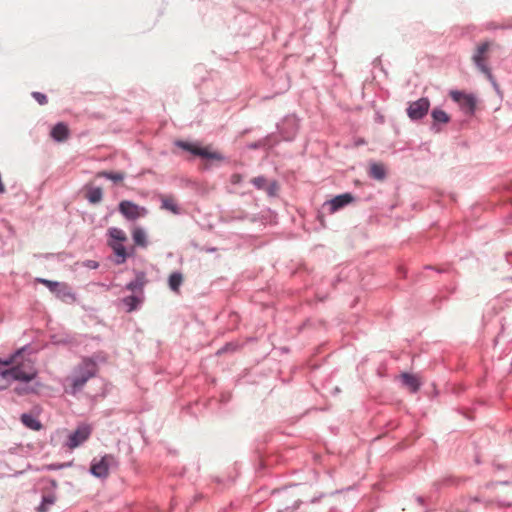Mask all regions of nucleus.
<instances>
[{"label": "nucleus", "mask_w": 512, "mask_h": 512, "mask_svg": "<svg viewBox=\"0 0 512 512\" xmlns=\"http://www.w3.org/2000/svg\"><path fill=\"white\" fill-rule=\"evenodd\" d=\"M494 467L497 469V470H502L505 468V466L503 464H494Z\"/></svg>", "instance_id": "obj_64"}, {"label": "nucleus", "mask_w": 512, "mask_h": 512, "mask_svg": "<svg viewBox=\"0 0 512 512\" xmlns=\"http://www.w3.org/2000/svg\"><path fill=\"white\" fill-rule=\"evenodd\" d=\"M57 500L55 492L44 493L41 497V502L37 506V512H48L49 507L53 505Z\"/></svg>", "instance_id": "obj_28"}, {"label": "nucleus", "mask_w": 512, "mask_h": 512, "mask_svg": "<svg viewBox=\"0 0 512 512\" xmlns=\"http://www.w3.org/2000/svg\"><path fill=\"white\" fill-rule=\"evenodd\" d=\"M280 189L279 183L277 180H272L267 182V186L265 188V192L269 197H276L278 195V191Z\"/></svg>", "instance_id": "obj_36"}, {"label": "nucleus", "mask_w": 512, "mask_h": 512, "mask_svg": "<svg viewBox=\"0 0 512 512\" xmlns=\"http://www.w3.org/2000/svg\"><path fill=\"white\" fill-rule=\"evenodd\" d=\"M73 465H74V461L73 460L68 461V462L60 463L61 469L70 468Z\"/></svg>", "instance_id": "obj_53"}, {"label": "nucleus", "mask_w": 512, "mask_h": 512, "mask_svg": "<svg viewBox=\"0 0 512 512\" xmlns=\"http://www.w3.org/2000/svg\"><path fill=\"white\" fill-rule=\"evenodd\" d=\"M497 485L498 484L495 483V481H491V482H488V483L485 484V488L486 489H491V488H493L494 486H497Z\"/></svg>", "instance_id": "obj_58"}, {"label": "nucleus", "mask_w": 512, "mask_h": 512, "mask_svg": "<svg viewBox=\"0 0 512 512\" xmlns=\"http://www.w3.org/2000/svg\"><path fill=\"white\" fill-rule=\"evenodd\" d=\"M344 277H345V276H343V271H341V272L339 273V275H338V276L333 280V282H332V286H333V288H336V287H337V284H338V283H340V282H342V281L344 280Z\"/></svg>", "instance_id": "obj_51"}, {"label": "nucleus", "mask_w": 512, "mask_h": 512, "mask_svg": "<svg viewBox=\"0 0 512 512\" xmlns=\"http://www.w3.org/2000/svg\"><path fill=\"white\" fill-rule=\"evenodd\" d=\"M66 256L71 257L72 255H71V254H68V253H66V252H59V253H56V254H55V253H45V254L43 255V257H44L45 259H51V258L57 257V259H58V260H60V261H63V260H64V257H66Z\"/></svg>", "instance_id": "obj_45"}, {"label": "nucleus", "mask_w": 512, "mask_h": 512, "mask_svg": "<svg viewBox=\"0 0 512 512\" xmlns=\"http://www.w3.org/2000/svg\"><path fill=\"white\" fill-rule=\"evenodd\" d=\"M70 136V129L66 122L60 121L54 124L50 130V137L54 142L63 143Z\"/></svg>", "instance_id": "obj_17"}, {"label": "nucleus", "mask_w": 512, "mask_h": 512, "mask_svg": "<svg viewBox=\"0 0 512 512\" xmlns=\"http://www.w3.org/2000/svg\"><path fill=\"white\" fill-rule=\"evenodd\" d=\"M161 209L167 210L174 215L181 214V208L171 197H164L161 199Z\"/></svg>", "instance_id": "obj_31"}, {"label": "nucleus", "mask_w": 512, "mask_h": 512, "mask_svg": "<svg viewBox=\"0 0 512 512\" xmlns=\"http://www.w3.org/2000/svg\"><path fill=\"white\" fill-rule=\"evenodd\" d=\"M40 481H41L42 483H47V484H48V486H46V487L44 488V491H46L47 493H48V492H52V491H53V492H55V490H56V489H57V487H58V483H57V481H56L54 478H51V477H42V478L40 479Z\"/></svg>", "instance_id": "obj_40"}, {"label": "nucleus", "mask_w": 512, "mask_h": 512, "mask_svg": "<svg viewBox=\"0 0 512 512\" xmlns=\"http://www.w3.org/2000/svg\"><path fill=\"white\" fill-rule=\"evenodd\" d=\"M92 431L93 427L91 424L85 422L79 423L77 427L68 434L65 446L69 449L78 448L90 438Z\"/></svg>", "instance_id": "obj_6"}, {"label": "nucleus", "mask_w": 512, "mask_h": 512, "mask_svg": "<svg viewBox=\"0 0 512 512\" xmlns=\"http://www.w3.org/2000/svg\"><path fill=\"white\" fill-rule=\"evenodd\" d=\"M398 273L401 274L403 277H406V270L404 268H399Z\"/></svg>", "instance_id": "obj_63"}, {"label": "nucleus", "mask_w": 512, "mask_h": 512, "mask_svg": "<svg viewBox=\"0 0 512 512\" xmlns=\"http://www.w3.org/2000/svg\"><path fill=\"white\" fill-rule=\"evenodd\" d=\"M21 423L32 431H40L43 428L42 422L34 414L24 412L20 415Z\"/></svg>", "instance_id": "obj_24"}, {"label": "nucleus", "mask_w": 512, "mask_h": 512, "mask_svg": "<svg viewBox=\"0 0 512 512\" xmlns=\"http://www.w3.org/2000/svg\"><path fill=\"white\" fill-rule=\"evenodd\" d=\"M82 265L88 269H97L100 264L95 260H85Z\"/></svg>", "instance_id": "obj_48"}, {"label": "nucleus", "mask_w": 512, "mask_h": 512, "mask_svg": "<svg viewBox=\"0 0 512 512\" xmlns=\"http://www.w3.org/2000/svg\"><path fill=\"white\" fill-rule=\"evenodd\" d=\"M487 79H488V81L491 83V85H492L493 89L495 90V92L497 93V95H499L500 97H502V96H503L502 91H501L500 86H499V84L497 83V81H496V79H495L494 75L492 74V78H487Z\"/></svg>", "instance_id": "obj_46"}, {"label": "nucleus", "mask_w": 512, "mask_h": 512, "mask_svg": "<svg viewBox=\"0 0 512 512\" xmlns=\"http://www.w3.org/2000/svg\"><path fill=\"white\" fill-rule=\"evenodd\" d=\"M490 45L491 43L489 41H484L480 45H478L475 53L472 56V60L486 59V54L490 49Z\"/></svg>", "instance_id": "obj_32"}, {"label": "nucleus", "mask_w": 512, "mask_h": 512, "mask_svg": "<svg viewBox=\"0 0 512 512\" xmlns=\"http://www.w3.org/2000/svg\"><path fill=\"white\" fill-rule=\"evenodd\" d=\"M38 471H56V470H61V466H60V463H50V464H45L43 466H41L40 468H37Z\"/></svg>", "instance_id": "obj_44"}, {"label": "nucleus", "mask_w": 512, "mask_h": 512, "mask_svg": "<svg viewBox=\"0 0 512 512\" xmlns=\"http://www.w3.org/2000/svg\"><path fill=\"white\" fill-rule=\"evenodd\" d=\"M250 182L257 190L264 191L267 186L268 179L264 175H259L252 178Z\"/></svg>", "instance_id": "obj_37"}, {"label": "nucleus", "mask_w": 512, "mask_h": 512, "mask_svg": "<svg viewBox=\"0 0 512 512\" xmlns=\"http://www.w3.org/2000/svg\"><path fill=\"white\" fill-rule=\"evenodd\" d=\"M495 483H497L498 485L508 486V485L511 484V481H509V480H502V481H495Z\"/></svg>", "instance_id": "obj_59"}, {"label": "nucleus", "mask_w": 512, "mask_h": 512, "mask_svg": "<svg viewBox=\"0 0 512 512\" xmlns=\"http://www.w3.org/2000/svg\"><path fill=\"white\" fill-rule=\"evenodd\" d=\"M125 306L127 313L137 311L141 308L144 302V295L132 293L119 300Z\"/></svg>", "instance_id": "obj_20"}, {"label": "nucleus", "mask_w": 512, "mask_h": 512, "mask_svg": "<svg viewBox=\"0 0 512 512\" xmlns=\"http://www.w3.org/2000/svg\"><path fill=\"white\" fill-rule=\"evenodd\" d=\"M356 201L357 198L353 193L344 192L326 200L322 205V210H327L330 214H334Z\"/></svg>", "instance_id": "obj_8"}, {"label": "nucleus", "mask_w": 512, "mask_h": 512, "mask_svg": "<svg viewBox=\"0 0 512 512\" xmlns=\"http://www.w3.org/2000/svg\"><path fill=\"white\" fill-rule=\"evenodd\" d=\"M26 352H29V353L32 352L30 344H26V345H24V346H22L20 348H17L13 352H11L10 354L13 357L14 361L17 362V359L22 357L24 355V353H26Z\"/></svg>", "instance_id": "obj_39"}, {"label": "nucleus", "mask_w": 512, "mask_h": 512, "mask_svg": "<svg viewBox=\"0 0 512 512\" xmlns=\"http://www.w3.org/2000/svg\"><path fill=\"white\" fill-rule=\"evenodd\" d=\"M31 96L41 106L46 105L48 103V97L45 93L33 91L31 93Z\"/></svg>", "instance_id": "obj_41"}, {"label": "nucleus", "mask_w": 512, "mask_h": 512, "mask_svg": "<svg viewBox=\"0 0 512 512\" xmlns=\"http://www.w3.org/2000/svg\"><path fill=\"white\" fill-rule=\"evenodd\" d=\"M373 64L375 67H377L378 65L380 66L381 65V59L380 57H377L374 61H373Z\"/></svg>", "instance_id": "obj_62"}, {"label": "nucleus", "mask_w": 512, "mask_h": 512, "mask_svg": "<svg viewBox=\"0 0 512 512\" xmlns=\"http://www.w3.org/2000/svg\"><path fill=\"white\" fill-rule=\"evenodd\" d=\"M231 397L230 392H222L219 399H211L209 401L210 409L221 417L225 416L228 413L225 406L230 402Z\"/></svg>", "instance_id": "obj_16"}, {"label": "nucleus", "mask_w": 512, "mask_h": 512, "mask_svg": "<svg viewBox=\"0 0 512 512\" xmlns=\"http://www.w3.org/2000/svg\"><path fill=\"white\" fill-rule=\"evenodd\" d=\"M240 348V344L238 342H227L225 343L217 352L218 355L235 352Z\"/></svg>", "instance_id": "obj_38"}, {"label": "nucleus", "mask_w": 512, "mask_h": 512, "mask_svg": "<svg viewBox=\"0 0 512 512\" xmlns=\"http://www.w3.org/2000/svg\"><path fill=\"white\" fill-rule=\"evenodd\" d=\"M460 482L461 479L448 475L443 477L441 480L435 481L432 486L434 491L439 492L443 487L457 486Z\"/></svg>", "instance_id": "obj_29"}, {"label": "nucleus", "mask_w": 512, "mask_h": 512, "mask_svg": "<svg viewBox=\"0 0 512 512\" xmlns=\"http://www.w3.org/2000/svg\"><path fill=\"white\" fill-rule=\"evenodd\" d=\"M430 106L431 102L428 97H421L416 101L408 102L407 116L412 122H419L427 116Z\"/></svg>", "instance_id": "obj_7"}, {"label": "nucleus", "mask_w": 512, "mask_h": 512, "mask_svg": "<svg viewBox=\"0 0 512 512\" xmlns=\"http://www.w3.org/2000/svg\"><path fill=\"white\" fill-rule=\"evenodd\" d=\"M174 146L190 155L189 161L199 158L201 160L200 170L209 171L212 168H219L223 163H228V158L221 152L214 150L212 145H203L195 140L176 139Z\"/></svg>", "instance_id": "obj_1"}, {"label": "nucleus", "mask_w": 512, "mask_h": 512, "mask_svg": "<svg viewBox=\"0 0 512 512\" xmlns=\"http://www.w3.org/2000/svg\"><path fill=\"white\" fill-rule=\"evenodd\" d=\"M85 198L91 205L99 204L103 200V189L99 186L85 184L83 187Z\"/></svg>", "instance_id": "obj_22"}, {"label": "nucleus", "mask_w": 512, "mask_h": 512, "mask_svg": "<svg viewBox=\"0 0 512 512\" xmlns=\"http://www.w3.org/2000/svg\"><path fill=\"white\" fill-rule=\"evenodd\" d=\"M36 281L44 285L55 297L65 303H73L76 301V294L71 287L65 282H59L46 278H37Z\"/></svg>", "instance_id": "obj_4"}, {"label": "nucleus", "mask_w": 512, "mask_h": 512, "mask_svg": "<svg viewBox=\"0 0 512 512\" xmlns=\"http://www.w3.org/2000/svg\"><path fill=\"white\" fill-rule=\"evenodd\" d=\"M317 219L320 221L321 225H322L323 227H325L323 212H321V211H319V212H318Z\"/></svg>", "instance_id": "obj_54"}, {"label": "nucleus", "mask_w": 512, "mask_h": 512, "mask_svg": "<svg viewBox=\"0 0 512 512\" xmlns=\"http://www.w3.org/2000/svg\"><path fill=\"white\" fill-rule=\"evenodd\" d=\"M368 175L373 180L383 181L387 177V169L383 163L371 162L369 164Z\"/></svg>", "instance_id": "obj_26"}, {"label": "nucleus", "mask_w": 512, "mask_h": 512, "mask_svg": "<svg viewBox=\"0 0 512 512\" xmlns=\"http://www.w3.org/2000/svg\"><path fill=\"white\" fill-rule=\"evenodd\" d=\"M270 138H271V136H266L260 140L251 142V143L247 144V148L251 149V150H257L260 148H264L266 146L271 147V144L269 143Z\"/></svg>", "instance_id": "obj_34"}, {"label": "nucleus", "mask_w": 512, "mask_h": 512, "mask_svg": "<svg viewBox=\"0 0 512 512\" xmlns=\"http://www.w3.org/2000/svg\"><path fill=\"white\" fill-rule=\"evenodd\" d=\"M131 237L134 243V248H146L148 246V236L143 227L135 226L132 229Z\"/></svg>", "instance_id": "obj_25"}, {"label": "nucleus", "mask_w": 512, "mask_h": 512, "mask_svg": "<svg viewBox=\"0 0 512 512\" xmlns=\"http://www.w3.org/2000/svg\"><path fill=\"white\" fill-rule=\"evenodd\" d=\"M201 250L205 251L207 253H213V252H215L217 250V248L216 247H204Z\"/></svg>", "instance_id": "obj_56"}, {"label": "nucleus", "mask_w": 512, "mask_h": 512, "mask_svg": "<svg viewBox=\"0 0 512 512\" xmlns=\"http://www.w3.org/2000/svg\"><path fill=\"white\" fill-rule=\"evenodd\" d=\"M471 502L480 503L482 502L481 498L479 496H474L470 499Z\"/></svg>", "instance_id": "obj_60"}, {"label": "nucleus", "mask_w": 512, "mask_h": 512, "mask_svg": "<svg viewBox=\"0 0 512 512\" xmlns=\"http://www.w3.org/2000/svg\"><path fill=\"white\" fill-rule=\"evenodd\" d=\"M49 339L50 343L54 346L77 347L80 345L76 335L67 331L51 334Z\"/></svg>", "instance_id": "obj_15"}, {"label": "nucleus", "mask_w": 512, "mask_h": 512, "mask_svg": "<svg viewBox=\"0 0 512 512\" xmlns=\"http://www.w3.org/2000/svg\"><path fill=\"white\" fill-rule=\"evenodd\" d=\"M415 500H416V502L418 504H420L421 506L425 507L424 512H428L429 511V509L426 507V500H425V498L423 496L418 495V496L415 497Z\"/></svg>", "instance_id": "obj_49"}, {"label": "nucleus", "mask_w": 512, "mask_h": 512, "mask_svg": "<svg viewBox=\"0 0 512 512\" xmlns=\"http://www.w3.org/2000/svg\"><path fill=\"white\" fill-rule=\"evenodd\" d=\"M505 258L508 264L512 265V252H507Z\"/></svg>", "instance_id": "obj_55"}, {"label": "nucleus", "mask_w": 512, "mask_h": 512, "mask_svg": "<svg viewBox=\"0 0 512 512\" xmlns=\"http://www.w3.org/2000/svg\"><path fill=\"white\" fill-rule=\"evenodd\" d=\"M99 385H100V391L95 394L90 395L93 402H97L99 399L105 398L106 395L108 394L110 388L112 387L111 384L105 383L103 380L99 381Z\"/></svg>", "instance_id": "obj_33"}, {"label": "nucleus", "mask_w": 512, "mask_h": 512, "mask_svg": "<svg viewBox=\"0 0 512 512\" xmlns=\"http://www.w3.org/2000/svg\"><path fill=\"white\" fill-rule=\"evenodd\" d=\"M183 281H184V276H183L182 272L176 270V271H173L172 273H170V275L168 276L167 284H168L169 289L172 292H179L180 287L183 284Z\"/></svg>", "instance_id": "obj_27"}, {"label": "nucleus", "mask_w": 512, "mask_h": 512, "mask_svg": "<svg viewBox=\"0 0 512 512\" xmlns=\"http://www.w3.org/2000/svg\"><path fill=\"white\" fill-rule=\"evenodd\" d=\"M324 496H325L324 493H320L318 496H314L313 498H311L309 503H311V504L318 503Z\"/></svg>", "instance_id": "obj_52"}, {"label": "nucleus", "mask_w": 512, "mask_h": 512, "mask_svg": "<svg viewBox=\"0 0 512 512\" xmlns=\"http://www.w3.org/2000/svg\"><path fill=\"white\" fill-rule=\"evenodd\" d=\"M134 273L135 278L125 285V289L131 291L132 293L136 294V292H139L143 295V288L147 283L146 273L140 270H134Z\"/></svg>", "instance_id": "obj_21"}, {"label": "nucleus", "mask_w": 512, "mask_h": 512, "mask_svg": "<svg viewBox=\"0 0 512 512\" xmlns=\"http://www.w3.org/2000/svg\"><path fill=\"white\" fill-rule=\"evenodd\" d=\"M117 209L118 212L128 221H135L148 214V209L146 207L140 206L132 200L120 201Z\"/></svg>", "instance_id": "obj_9"}, {"label": "nucleus", "mask_w": 512, "mask_h": 512, "mask_svg": "<svg viewBox=\"0 0 512 512\" xmlns=\"http://www.w3.org/2000/svg\"><path fill=\"white\" fill-rule=\"evenodd\" d=\"M304 502L300 499H296L291 506H285L283 508H278L277 512H294L297 510L301 504Z\"/></svg>", "instance_id": "obj_42"}, {"label": "nucleus", "mask_w": 512, "mask_h": 512, "mask_svg": "<svg viewBox=\"0 0 512 512\" xmlns=\"http://www.w3.org/2000/svg\"><path fill=\"white\" fill-rule=\"evenodd\" d=\"M448 95L450 99L458 105L465 116L472 117L475 115L478 99L474 93L452 89L449 91Z\"/></svg>", "instance_id": "obj_3"}, {"label": "nucleus", "mask_w": 512, "mask_h": 512, "mask_svg": "<svg viewBox=\"0 0 512 512\" xmlns=\"http://www.w3.org/2000/svg\"><path fill=\"white\" fill-rule=\"evenodd\" d=\"M93 377H95V371L88 370L85 366L80 364L79 372L76 376L72 378L70 389L67 390V393L71 395H76L78 392L82 390L87 381Z\"/></svg>", "instance_id": "obj_11"}, {"label": "nucleus", "mask_w": 512, "mask_h": 512, "mask_svg": "<svg viewBox=\"0 0 512 512\" xmlns=\"http://www.w3.org/2000/svg\"><path fill=\"white\" fill-rule=\"evenodd\" d=\"M271 438L272 435L265 434L257 440L255 445L254 453L258 459L260 469H266L273 464V458L269 456L264 449V445L268 444L271 441Z\"/></svg>", "instance_id": "obj_10"}, {"label": "nucleus", "mask_w": 512, "mask_h": 512, "mask_svg": "<svg viewBox=\"0 0 512 512\" xmlns=\"http://www.w3.org/2000/svg\"><path fill=\"white\" fill-rule=\"evenodd\" d=\"M430 116L432 119L430 131L435 134L442 132L443 126L451 121V116L439 106L431 110Z\"/></svg>", "instance_id": "obj_12"}, {"label": "nucleus", "mask_w": 512, "mask_h": 512, "mask_svg": "<svg viewBox=\"0 0 512 512\" xmlns=\"http://www.w3.org/2000/svg\"><path fill=\"white\" fill-rule=\"evenodd\" d=\"M366 144V141L364 138H358L356 141H355V146H360V145H364Z\"/></svg>", "instance_id": "obj_57"}, {"label": "nucleus", "mask_w": 512, "mask_h": 512, "mask_svg": "<svg viewBox=\"0 0 512 512\" xmlns=\"http://www.w3.org/2000/svg\"><path fill=\"white\" fill-rule=\"evenodd\" d=\"M43 387V383H21L17 382V384L13 387L11 392L19 397L27 396V395H38L40 392V388Z\"/></svg>", "instance_id": "obj_19"}, {"label": "nucleus", "mask_w": 512, "mask_h": 512, "mask_svg": "<svg viewBox=\"0 0 512 512\" xmlns=\"http://www.w3.org/2000/svg\"><path fill=\"white\" fill-rule=\"evenodd\" d=\"M107 245L109 248H112L113 245L124 244L127 241V236L125 232L117 227H110L107 230Z\"/></svg>", "instance_id": "obj_23"}, {"label": "nucleus", "mask_w": 512, "mask_h": 512, "mask_svg": "<svg viewBox=\"0 0 512 512\" xmlns=\"http://www.w3.org/2000/svg\"><path fill=\"white\" fill-rule=\"evenodd\" d=\"M108 361V355L104 351H97L93 353L91 356L84 357L82 360V365L85 366L88 370L95 371V375L98 372L97 365L99 363H106Z\"/></svg>", "instance_id": "obj_18"}, {"label": "nucleus", "mask_w": 512, "mask_h": 512, "mask_svg": "<svg viewBox=\"0 0 512 512\" xmlns=\"http://www.w3.org/2000/svg\"><path fill=\"white\" fill-rule=\"evenodd\" d=\"M118 464L117 458L113 454H104L100 459H92L89 473L95 478L105 479L109 475L110 467H117Z\"/></svg>", "instance_id": "obj_5"}, {"label": "nucleus", "mask_w": 512, "mask_h": 512, "mask_svg": "<svg viewBox=\"0 0 512 512\" xmlns=\"http://www.w3.org/2000/svg\"><path fill=\"white\" fill-rule=\"evenodd\" d=\"M90 339L100 342L102 341V337L100 335L90 336Z\"/></svg>", "instance_id": "obj_61"}, {"label": "nucleus", "mask_w": 512, "mask_h": 512, "mask_svg": "<svg viewBox=\"0 0 512 512\" xmlns=\"http://www.w3.org/2000/svg\"><path fill=\"white\" fill-rule=\"evenodd\" d=\"M448 300V296H434L431 299V305L436 309L439 310L441 308V305L443 302Z\"/></svg>", "instance_id": "obj_43"}, {"label": "nucleus", "mask_w": 512, "mask_h": 512, "mask_svg": "<svg viewBox=\"0 0 512 512\" xmlns=\"http://www.w3.org/2000/svg\"><path fill=\"white\" fill-rule=\"evenodd\" d=\"M472 61L474 65L486 76V78H492V72L486 63V59Z\"/></svg>", "instance_id": "obj_35"}, {"label": "nucleus", "mask_w": 512, "mask_h": 512, "mask_svg": "<svg viewBox=\"0 0 512 512\" xmlns=\"http://www.w3.org/2000/svg\"><path fill=\"white\" fill-rule=\"evenodd\" d=\"M424 269H426V270H433V271H436L439 274L446 272L445 269H442V268H439V267H436V266H432V265H425Z\"/></svg>", "instance_id": "obj_50"}, {"label": "nucleus", "mask_w": 512, "mask_h": 512, "mask_svg": "<svg viewBox=\"0 0 512 512\" xmlns=\"http://www.w3.org/2000/svg\"><path fill=\"white\" fill-rule=\"evenodd\" d=\"M397 379L400 381L402 387L406 388L412 394L417 393L423 384L420 376L408 371L401 372L397 376Z\"/></svg>", "instance_id": "obj_13"}, {"label": "nucleus", "mask_w": 512, "mask_h": 512, "mask_svg": "<svg viewBox=\"0 0 512 512\" xmlns=\"http://www.w3.org/2000/svg\"><path fill=\"white\" fill-rule=\"evenodd\" d=\"M97 177L105 178L117 184L124 180L125 173L122 171L103 170L97 173Z\"/></svg>", "instance_id": "obj_30"}, {"label": "nucleus", "mask_w": 512, "mask_h": 512, "mask_svg": "<svg viewBox=\"0 0 512 512\" xmlns=\"http://www.w3.org/2000/svg\"><path fill=\"white\" fill-rule=\"evenodd\" d=\"M111 261H113L116 265L124 264L128 258L133 257L135 255L134 246H125L124 244L113 245L112 248Z\"/></svg>", "instance_id": "obj_14"}, {"label": "nucleus", "mask_w": 512, "mask_h": 512, "mask_svg": "<svg viewBox=\"0 0 512 512\" xmlns=\"http://www.w3.org/2000/svg\"><path fill=\"white\" fill-rule=\"evenodd\" d=\"M299 486H300V484H290L288 486H282L280 488L273 489L271 494L274 496V495H277V494H280V493L284 492L288 488H296V487H299Z\"/></svg>", "instance_id": "obj_47"}, {"label": "nucleus", "mask_w": 512, "mask_h": 512, "mask_svg": "<svg viewBox=\"0 0 512 512\" xmlns=\"http://www.w3.org/2000/svg\"><path fill=\"white\" fill-rule=\"evenodd\" d=\"M38 374V370L33 367L29 370H25L22 363L15 364L5 370H1L2 379L28 384L42 383L38 379Z\"/></svg>", "instance_id": "obj_2"}]
</instances>
